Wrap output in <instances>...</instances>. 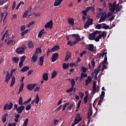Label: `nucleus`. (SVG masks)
Instances as JSON below:
<instances>
[{"label": "nucleus", "mask_w": 126, "mask_h": 126, "mask_svg": "<svg viewBox=\"0 0 126 126\" xmlns=\"http://www.w3.org/2000/svg\"><path fill=\"white\" fill-rule=\"evenodd\" d=\"M101 32V31H95L94 32L90 33L88 36V39L90 40V41H94L96 34H100Z\"/></svg>", "instance_id": "obj_2"}, {"label": "nucleus", "mask_w": 126, "mask_h": 126, "mask_svg": "<svg viewBox=\"0 0 126 126\" xmlns=\"http://www.w3.org/2000/svg\"><path fill=\"white\" fill-rule=\"evenodd\" d=\"M63 105H61L60 106H59L56 109H55L53 113H57L58 112L60 111L62 109Z\"/></svg>", "instance_id": "obj_30"}, {"label": "nucleus", "mask_w": 126, "mask_h": 126, "mask_svg": "<svg viewBox=\"0 0 126 126\" xmlns=\"http://www.w3.org/2000/svg\"><path fill=\"white\" fill-rule=\"evenodd\" d=\"M26 28V26L25 25H23L22 26V27H21V31L22 32L24 31Z\"/></svg>", "instance_id": "obj_64"}, {"label": "nucleus", "mask_w": 126, "mask_h": 126, "mask_svg": "<svg viewBox=\"0 0 126 126\" xmlns=\"http://www.w3.org/2000/svg\"><path fill=\"white\" fill-rule=\"evenodd\" d=\"M10 79H11V75H10V73L8 71H7L6 76L5 77V82L8 84Z\"/></svg>", "instance_id": "obj_9"}, {"label": "nucleus", "mask_w": 126, "mask_h": 126, "mask_svg": "<svg viewBox=\"0 0 126 126\" xmlns=\"http://www.w3.org/2000/svg\"><path fill=\"white\" fill-rule=\"evenodd\" d=\"M38 59V55L34 54L32 58V60L33 63H36Z\"/></svg>", "instance_id": "obj_17"}, {"label": "nucleus", "mask_w": 126, "mask_h": 126, "mask_svg": "<svg viewBox=\"0 0 126 126\" xmlns=\"http://www.w3.org/2000/svg\"><path fill=\"white\" fill-rule=\"evenodd\" d=\"M42 78L45 81H48L49 79L48 74L47 73H45L44 74H43Z\"/></svg>", "instance_id": "obj_22"}, {"label": "nucleus", "mask_w": 126, "mask_h": 126, "mask_svg": "<svg viewBox=\"0 0 126 126\" xmlns=\"http://www.w3.org/2000/svg\"><path fill=\"white\" fill-rule=\"evenodd\" d=\"M102 26V29H105V30H107L109 29V26H107L106 24L103 23L101 24Z\"/></svg>", "instance_id": "obj_28"}, {"label": "nucleus", "mask_w": 126, "mask_h": 126, "mask_svg": "<svg viewBox=\"0 0 126 126\" xmlns=\"http://www.w3.org/2000/svg\"><path fill=\"white\" fill-rule=\"evenodd\" d=\"M93 115V110L91 108H89L88 110V118L91 117Z\"/></svg>", "instance_id": "obj_27"}, {"label": "nucleus", "mask_w": 126, "mask_h": 126, "mask_svg": "<svg viewBox=\"0 0 126 126\" xmlns=\"http://www.w3.org/2000/svg\"><path fill=\"white\" fill-rule=\"evenodd\" d=\"M57 71L56 70H54L53 72V73H52L51 78L52 79H54L55 78V77L57 76Z\"/></svg>", "instance_id": "obj_36"}, {"label": "nucleus", "mask_w": 126, "mask_h": 126, "mask_svg": "<svg viewBox=\"0 0 126 126\" xmlns=\"http://www.w3.org/2000/svg\"><path fill=\"white\" fill-rule=\"evenodd\" d=\"M12 60L13 63H18L19 62V58L18 57H14L12 58Z\"/></svg>", "instance_id": "obj_20"}, {"label": "nucleus", "mask_w": 126, "mask_h": 126, "mask_svg": "<svg viewBox=\"0 0 126 126\" xmlns=\"http://www.w3.org/2000/svg\"><path fill=\"white\" fill-rule=\"evenodd\" d=\"M39 99H40V98L39 97L38 94H36L35 100L34 101L36 104H38L39 103Z\"/></svg>", "instance_id": "obj_37"}, {"label": "nucleus", "mask_w": 126, "mask_h": 126, "mask_svg": "<svg viewBox=\"0 0 126 126\" xmlns=\"http://www.w3.org/2000/svg\"><path fill=\"white\" fill-rule=\"evenodd\" d=\"M88 70V68L84 66H82L81 67V70L82 73H86Z\"/></svg>", "instance_id": "obj_40"}, {"label": "nucleus", "mask_w": 126, "mask_h": 126, "mask_svg": "<svg viewBox=\"0 0 126 126\" xmlns=\"http://www.w3.org/2000/svg\"><path fill=\"white\" fill-rule=\"evenodd\" d=\"M87 12H88V11L86 10H83L82 14H83V16H86L87 15Z\"/></svg>", "instance_id": "obj_62"}, {"label": "nucleus", "mask_w": 126, "mask_h": 126, "mask_svg": "<svg viewBox=\"0 0 126 126\" xmlns=\"http://www.w3.org/2000/svg\"><path fill=\"white\" fill-rule=\"evenodd\" d=\"M16 82V79H15V76H12L11 78V82L10 84V87H12L15 84V83Z\"/></svg>", "instance_id": "obj_15"}, {"label": "nucleus", "mask_w": 126, "mask_h": 126, "mask_svg": "<svg viewBox=\"0 0 126 126\" xmlns=\"http://www.w3.org/2000/svg\"><path fill=\"white\" fill-rule=\"evenodd\" d=\"M63 1V0H55L54 3V6L55 7H57L58 6H60V5H61Z\"/></svg>", "instance_id": "obj_13"}, {"label": "nucleus", "mask_w": 126, "mask_h": 126, "mask_svg": "<svg viewBox=\"0 0 126 126\" xmlns=\"http://www.w3.org/2000/svg\"><path fill=\"white\" fill-rule=\"evenodd\" d=\"M41 53H42V49L41 48H36L34 54L37 55V54H40Z\"/></svg>", "instance_id": "obj_31"}, {"label": "nucleus", "mask_w": 126, "mask_h": 126, "mask_svg": "<svg viewBox=\"0 0 126 126\" xmlns=\"http://www.w3.org/2000/svg\"><path fill=\"white\" fill-rule=\"evenodd\" d=\"M102 26H101V24H97L96 26H95V29H102Z\"/></svg>", "instance_id": "obj_53"}, {"label": "nucleus", "mask_w": 126, "mask_h": 126, "mask_svg": "<svg viewBox=\"0 0 126 126\" xmlns=\"http://www.w3.org/2000/svg\"><path fill=\"white\" fill-rule=\"evenodd\" d=\"M8 116V114L7 113L3 114L2 117V121L3 123H5L7 121L6 118Z\"/></svg>", "instance_id": "obj_16"}, {"label": "nucleus", "mask_w": 126, "mask_h": 126, "mask_svg": "<svg viewBox=\"0 0 126 126\" xmlns=\"http://www.w3.org/2000/svg\"><path fill=\"white\" fill-rule=\"evenodd\" d=\"M24 87V83H22L21 84V86H20L19 89V94H20V93L23 90V88Z\"/></svg>", "instance_id": "obj_33"}, {"label": "nucleus", "mask_w": 126, "mask_h": 126, "mask_svg": "<svg viewBox=\"0 0 126 126\" xmlns=\"http://www.w3.org/2000/svg\"><path fill=\"white\" fill-rule=\"evenodd\" d=\"M72 36L73 37H76V38H75V41H74L73 43L71 42L70 40L68 41L67 45L70 46H72L73 45L76 44L77 43L79 42V41H81V39L79 34H72Z\"/></svg>", "instance_id": "obj_1"}, {"label": "nucleus", "mask_w": 126, "mask_h": 126, "mask_svg": "<svg viewBox=\"0 0 126 126\" xmlns=\"http://www.w3.org/2000/svg\"><path fill=\"white\" fill-rule=\"evenodd\" d=\"M23 66V62H20L19 63V68H21Z\"/></svg>", "instance_id": "obj_61"}, {"label": "nucleus", "mask_w": 126, "mask_h": 126, "mask_svg": "<svg viewBox=\"0 0 126 126\" xmlns=\"http://www.w3.org/2000/svg\"><path fill=\"white\" fill-rule=\"evenodd\" d=\"M25 107L23 105H21V106H19L18 109H17L16 111L18 114H21L22 112L25 110Z\"/></svg>", "instance_id": "obj_10"}, {"label": "nucleus", "mask_w": 126, "mask_h": 126, "mask_svg": "<svg viewBox=\"0 0 126 126\" xmlns=\"http://www.w3.org/2000/svg\"><path fill=\"white\" fill-rule=\"evenodd\" d=\"M15 44V41L11 38L8 39V42L6 43L7 46H9L10 44L11 45H14Z\"/></svg>", "instance_id": "obj_11"}, {"label": "nucleus", "mask_w": 126, "mask_h": 126, "mask_svg": "<svg viewBox=\"0 0 126 126\" xmlns=\"http://www.w3.org/2000/svg\"><path fill=\"white\" fill-rule=\"evenodd\" d=\"M81 76L83 78H87V76H88V74L87 73H81Z\"/></svg>", "instance_id": "obj_50"}, {"label": "nucleus", "mask_w": 126, "mask_h": 126, "mask_svg": "<svg viewBox=\"0 0 126 126\" xmlns=\"http://www.w3.org/2000/svg\"><path fill=\"white\" fill-rule=\"evenodd\" d=\"M17 109H18V105L17 104H15V105H14L13 110H17Z\"/></svg>", "instance_id": "obj_59"}, {"label": "nucleus", "mask_w": 126, "mask_h": 126, "mask_svg": "<svg viewBox=\"0 0 126 126\" xmlns=\"http://www.w3.org/2000/svg\"><path fill=\"white\" fill-rule=\"evenodd\" d=\"M88 24H89V25L91 26L93 24V19L89 18L88 19V21L87 22Z\"/></svg>", "instance_id": "obj_39"}, {"label": "nucleus", "mask_w": 126, "mask_h": 126, "mask_svg": "<svg viewBox=\"0 0 126 126\" xmlns=\"http://www.w3.org/2000/svg\"><path fill=\"white\" fill-rule=\"evenodd\" d=\"M88 93V92L85 93V94H86V96L84 97V101L85 104H86L88 102V98L89 96V94Z\"/></svg>", "instance_id": "obj_25"}, {"label": "nucleus", "mask_w": 126, "mask_h": 126, "mask_svg": "<svg viewBox=\"0 0 126 126\" xmlns=\"http://www.w3.org/2000/svg\"><path fill=\"white\" fill-rule=\"evenodd\" d=\"M35 24L34 21H32L31 22H30L28 25H27L28 28H30L31 26Z\"/></svg>", "instance_id": "obj_47"}, {"label": "nucleus", "mask_w": 126, "mask_h": 126, "mask_svg": "<svg viewBox=\"0 0 126 126\" xmlns=\"http://www.w3.org/2000/svg\"><path fill=\"white\" fill-rule=\"evenodd\" d=\"M13 106V104L12 102H10L9 104L8 103H6L3 107V110L4 111H6L7 109H8V110H10L12 109Z\"/></svg>", "instance_id": "obj_4"}, {"label": "nucleus", "mask_w": 126, "mask_h": 126, "mask_svg": "<svg viewBox=\"0 0 126 126\" xmlns=\"http://www.w3.org/2000/svg\"><path fill=\"white\" fill-rule=\"evenodd\" d=\"M69 63L66 64L65 63H64L63 64V65H62V67H63L64 70H65V69H67L69 67Z\"/></svg>", "instance_id": "obj_32"}, {"label": "nucleus", "mask_w": 126, "mask_h": 126, "mask_svg": "<svg viewBox=\"0 0 126 126\" xmlns=\"http://www.w3.org/2000/svg\"><path fill=\"white\" fill-rule=\"evenodd\" d=\"M40 88L39 87H36L34 90V92L35 93L36 92H39V90H40Z\"/></svg>", "instance_id": "obj_63"}, {"label": "nucleus", "mask_w": 126, "mask_h": 126, "mask_svg": "<svg viewBox=\"0 0 126 126\" xmlns=\"http://www.w3.org/2000/svg\"><path fill=\"white\" fill-rule=\"evenodd\" d=\"M29 120L28 119H26L24 122V124L23 125V126H27L28 124Z\"/></svg>", "instance_id": "obj_45"}, {"label": "nucleus", "mask_w": 126, "mask_h": 126, "mask_svg": "<svg viewBox=\"0 0 126 126\" xmlns=\"http://www.w3.org/2000/svg\"><path fill=\"white\" fill-rule=\"evenodd\" d=\"M59 58V53H53L52 56V62L55 63Z\"/></svg>", "instance_id": "obj_8"}, {"label": "nucleus", "mask_w": 126, "mask_h": 126, "mask_svg": "<svg viewBox=\"0 0 126 126\" xmlns=\"http://www.w3.org/2000/svg\"><path fill=\"white\" fill-rule=\"evenodd\" d=\"M53 25H54V23H53V21L52 20L51 21H49L45 25V28L49 29H52L53 28Z\"/></svg>", "instance_id": "obj_5"}, {"label": "nucleus", "mask_w": 126, "mask_h": 126, "mask_svg": "<svg viewBox=\"0 0 126 126\" xmlns=\"http://www.w3.org/2000/svg\"><path fill=\"white\" fill-rule=\"evenodd\" d=\"M68 24L71 25V26H73L74 24V20L73 18L68 19Z\"/></svg>", "instance_id": "obj_21"}, {"label": "nucleus", "mask_w": 126, "mask_h": 126, "mask_svg": "<svg viewBox=\"0 0 126 126\" xmlns=\"http://www.w3.org/2000/svg\"><path fill=\"white\" fill-rule=\"evenodd\" d=\"M37 85V84H28L27 85L28 90L32 91Z\"/></svg>", "instance_id": "obj_12"}, {"label": "nucleus", "mask_w": 126, "mask_h": 126, "mask_svg": "<svg viewBox=\"0 0 126 126\" xmlns=\"http://www.w3.org/2000/svg\"><path fill=\"white\" fill-rule=\"evenodd\" d=\"M29 69V66L26 65L24 66L22 69L21 70V72H25L26 71H27Z\"/></svg>", "instance_id": "obj_18"}, {"label": "nucleus", "mask_w": 126, "mask_h": 126, "mask_svg": "<svg viewBox=\"0 0 126 126\" xmlns=\"http://www.w3.org/2000/svg\"><path fill=\"white\" fill-rule=\"evenodd\" d=\"M106 63H103V65H102V69H101L102 72H103L105 69H107V66L105 65Z\"/></svg>", "instance_id": "obj_42"}, {"label": "nucleus", "mask_w": 126, "mask_h": 126, "mask_svg": "<svg viewBox=\"0 0 126 126\" xmlns=\"http://www.w3.org/2000/svg\"><path fill=\"white\" fill-rule=\"evenodd\" d=\"M44 31H45V30L42 29V30L40 31V32H39V34H38V37H40L41 38V37H42L43 34H46V32Z\"/></svg>", "instance_id": "obj_26"}, {"label": "nucleus", "mask_w": 126, "mask_h": 126, "mask_svg": "<svg viewBox=\"0 0 126 126\" xmlns=\"http://www.w3.org/2000/svg\"><path fill=\"white\" fill-rule=\"evenodd\" d=\"M70 57H71V55L70 54V53H68L67 54H66L65 57L64 61L65 62L68 61Z\"/></svg>", "instance_id": "obj_34"}, {"label": "nucleus", "mask_w": 126, "mask_h": 126, "mask_svg": "<svg viewBox=\"0 0 126 126\" xmlns=\"http://www.w3.org/2000/svg\"><path fill=\"white\" fill-rule=\"evenodd\" d=\"M60 50V46H55L51 49V52H55Z\"/></svg>", "instance_id": "obj_23"}, {"label": "nucleus", "mask_w": 126, "mask_h": 126, "mask_svg": "<svg viewBox=\"0 0 126 126\" xmlns=\"http://www.w3.org/2000/svg\"><path fill=\"white\" fill-rule=\"evenodd\" d=\"M91 64L93 66V68H94V67L95 66V62H94V59H92L91 61Z\"/></svg>", "instance_id": "obj_52"}, {"label": "nucleus", "mask_w": 126, "mask_h": 126, "mask_svg": "<svg viewBox=\"0 0 126 126\" xmlns=\"http://www.w3.org/2000/svg\"><path fill=\"white\" fill-rule=\"evenodd\" d=\"M18 104L19 105L22 106L23 105V99L22 97H20L18 100Z\"/></svg>", "instance_id": "obj_41"}, {"label": "nucleus", "mask_w": 126, "mask_h": 126, "mask_svg": "<svg viewBox=\"0 0 126 126\" xmlns=\"http://www.w3.org/2000/svg\"><path fill=\"white\" fill-rule=\"evenodd\" d=\"M106 32L105 31H103L102 32V34H100L99 35L101 36V37L102 38L103 37L106 36Z\"/></svg>", "instance_id": "obj_48"}, {"label": "nucleus", "mask_w": 126, "mask_h": 126, "mask_svg": "<svg viewBox=\"0 0 126 126\" xmlns=\"http://www.w3.org/2000/svg\"><path fill=\"white\" fill-rule=\"evenodd\" d=\"M81 114L79 113H78L76 114L75 119L74 120V122H77V123H79L82 120V118L80 116Z\"/></svg>", "instance_id": "obj_7"}, {"label": "nucleus", "mask_w": 126, "mask_h": 126, "mask_svg": "<svg viewBox=\"0 0 126 126\" xmlns=\"http://www.w3.org/2000/svg\"><path fill=\"white\" fill-rule=\"evenodd\" d=\"M100 71V70H99V69H95L94 70V73L95 75H98V73H99Z\"/></svg>", "instance_id": "obj_55"}, {"label": "nucleus", "mask_w": 126, "mask_h": 126, "mask_svg": "<svg viewBox=\"0 0 126 126\" xmlns=\"http://www.w3.org/2000/svg\"><path fill=\"white\" fill-rule=\"evenodd\" d=\"M28 12L27 11H25L24 13V15H23V18H27V17L28 16Z\"/></svg>", "instance_id": "obj_60"}, {"label": "nucleus", "mask_w": 126, "mask_h": 126, "mask_svg": "<svg viewBox=\"0 0 126 126\" xmlns=\"http://www.w3.org/2000/svg\"><path fill=\"white\" fill-rule=\"evenodd\" d=\"M44 59V56H41L40 57L39 63V65L42 66L43 65Z\"/></svg>", "instance_id": "obj_19"}, {"label": "nucleus", "mask_w": 126, "mask_h": 126, "mask_svg": "<svg viewBox=\"0 0 126 126\" xmlns=\"http://www.w3.org/2000/svg\"><path fill=\"white\" fill-rule=\"evenodd\" d=\"M73 107V103H71L69 106H68L67 110H71Z\"/></svg>", "instance_id": "obj_58"}, {"label": "nucleus", "mask_w": 126, "mask_h": 126, "mask_svg": "<svg viewBox=\"0 0 126 126\" xmlns=\"http://www.w3.org/2000/svg\"><path fill=\"white\" fill-rule=\"evenodd\" d=\"M28 46L29 49L33 48V42L32 41H29L28 43Z\"/></svg>", "instance_id": "obj_24"}, {"label": "nucleus", "mask_w": 126, "mask_h": 126, "mask_svg": "<svg viewBox=\"0 0 126 126\" xmlns=\"http://www.w3.org/2000/svg\"><path fill=\"white\" fill-rule=\"evenodd\" d=\"M92 80V79L91 78V76H89L87 78V79L85 80V83H90Z\"/></svg>", "instance_id": "obj_35"}, {"label": "nucleus", "mask_w": 126, "mask_h": 126, "mask_svg": "<svg viewBox=\"0 0 126 126\" xmlns=\"http://www.w3.org/2000/svg\"><path fill=\"white\" fill-rule=\"evenodd\" d=\"M31 107H32L31 104H29L27 106H26L25 109L27 111H29L31 110Z\"/></svg>", "instance_id": "obj_44"}, {"label": "nucleus", "mask_w": 126, "mask_h": 126, "mask_svg": "<svg viewBox=\"0 0 126 126\" xmlns=\"http://www.w3.org/2000/svg\"><path fill=\"white\" fill-rule=\"evenodd\" d=\"M105 92L104 91H102L101 95L100 96V98H104L105 97Z\"/></svg>", "instance_id": "obj_51"}, {"label": "nucleus", "mask_w": 126, "mask_h": 126, "mask_svg": "<svg viewBox=\"0 0 126 126\" xmlns=\"http://www.w3.org/2000/svg\"><path fill=\"white\" fill-rule=\"evenodd\" d=\"M69 104H70L69 102H67V103H65L63 105V111H64L65 110V108L67 107V106H68Z\"/></svg>", "instance_id": "obj_43"}, {"label": "nucleus", "mask_w": 126, "mask_h": 126, "mask_svg": "<svg viewBox=\"0 0 126 126\" xmlns=\"http://www.w3.org/2000/svg\"><path fill=\"white\" fill-rule=\"evenodd\" d=\"M88 50L90 52H94V45L93 44H90L88 45Z\"/></svg>", "instance_id": "obj_14"}, {"label": "nucleus", "mask_w": 126, "mask_h": 126, "mask_svg": "<svg viewBox=\"0 0 126 126\" xmlns=\"http://www.w3.org/2000/svg\"><path fill=\"white\" fill-rule=\"evenodd\" d=\"M27 47L25 45H24L22 47H18L16 49V52L18 55H21L24 53Z\"/></svg>", "instance_id": "obj_3"}, {"label": "nucleus", "mask_w": 126, "mask_h": 126, "mask_svg": "<svg viewBox=\"0 0 126 126\" xmlns=\"http://www.w3.org/2000/svg\"><path fill=\"white\" fill-rule=\"evenodd\" d=\"M111 7V8H109V10L112 13L115 12L116 10V7Z\"/></svg>", "instance_id": "obj_46"}, {"label": "nucleus", "mask_w": 126, "mask_h": 126, "mask_svg": "<svg viewBox=\"0 0 126 126\" xmlns=\"http://www.w3.org/2000/svg\"><path fill=\"white\" fill-rule=\"evenodd\" d=\"M26 57L25 56H23L21 58V62L24 63L26 60Z\"/></svg>", "instance_id": "obj_56"}, {"label": "nucleus", "mask_w": 126, "mask_h": 126, "mask_svg": "<svg viewBox=\"0 0 126 126\" xmlns=\"http://www.w3.org/2000/svg\"><path fill=\"white\" fill-rule=\"evenodd\" d=\"M93 91L96 92L97 88H96V82H93Z\"/></svg>", "instance_id": "obj_29"}, {"label": "nucleus", "mask_w": 126, "mask_h": 126, "mask_svg": "<svg viewBox=\"0 0 126 126\" xmlns=\"http://www.w3.org/2000/svg\"><path fill=\"white\" fill-rule=\"evenodd\" d=\"M89 26H91V25H89L87 22H86L85 24H84V29H88L89 27Z\"/></svg>", "instance_id": "obj_57"}, {"label": "nucleus", "mask_w": 126, "mask_h": 126, "mask_svg": "<svg viewBox=\"0 0 126 126\" xmlns=\"http://www.w3.org/2000/svg\"><path fill=\"white\" fill-rule=\"evenodd\" d=\"M107 61H108V58L107 57L106 55H105L104 57V61H103V63L108 64L109 63H107Z\"/></svg>", "instance_id": "obj_54"}, {"label": "nucleus", "mask_w": 126, "mask_h": 126, "mask_svg": "<svg viewBox=\"0 0 126 126\" xmlns=\"http://www.w3.org/2000/svg\"><path fill=\"white\" fill-rule=\"evenodd\" d=\"M107 15L106 12H103L101 15L100 19L99 21V23L104 22L107 18Z\"/></svg>", "instance_id": "obj_6"}, {"label": "nucleus", "mask_w": 126, "mask_h": 126, "mask_svg": "<svg viewBox=\"0 0 126 126\" xmlns=\"http://www.w3.org/2000/svg\"><path fill=\"white\" fill-rule=\"evenodd\" d=\"M102 37L99 35L97 36L96 37H94V40L95 42H97L99 41V40L101 39Z\"/></svg>", "instance_id": "obj_38"}, {"label": "nucleus", "mask_w": 126, "mask_h": 126, "mask_svg": "<svg viewBox=\"0 0 126 126\" xmlns=\"http://www.w3.org/2000/svg\"><path fill=\"white\" fill-rule=\"evenodd\" d=\"M109 6L113 7H116V2H114L113 4L112 5L111 3L108 4Z\"/></svg>", "instance_id": "obj_49"}]
</instances>
